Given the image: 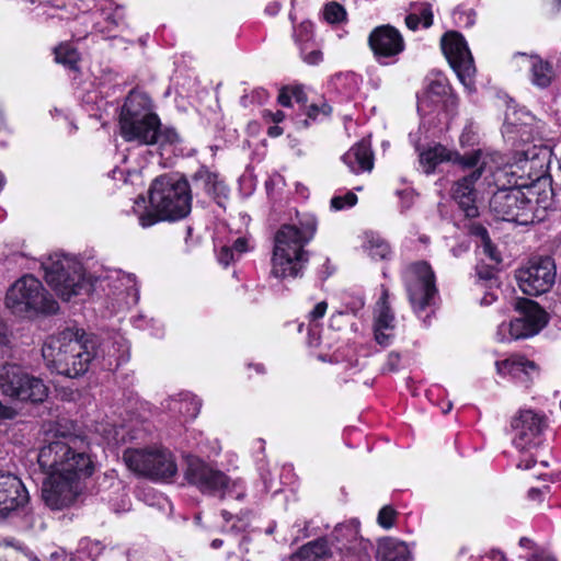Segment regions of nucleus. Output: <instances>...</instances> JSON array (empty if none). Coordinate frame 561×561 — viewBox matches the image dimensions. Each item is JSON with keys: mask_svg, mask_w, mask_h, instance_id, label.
<instances>
[{"mask_svg": "<svg viewBox=\"0 0 561 561\" xmlns=\"http://www.w3.org/2000/svg\"><path fill=\"white\" fill-rule=\"evenodd\" d=\"M496 300V295L493 291H486L480 300L481 306H490Z\"/></svg>", "mask_w": 561, "mask_h": 561, "instance_id": "60", "label": "nucleus"}, {"mask_svg": "<svg viewBox=\"0 0 561 561\" xmlns=\"http://www.w3.org/2000/svg\"><path fill=\"white\" fill-rule=\"evenodd\" d=\"M121 135L126 141L140 145L158 144L161 147L179 141L173 128H161L160 119L151 111L149 98L139 92H130L125 100L119 117Z\"/></svg>", "mask_w": 561, "mask_h": 561, "instance_id": "5", "label": "nucleus"}, {"mask_svg": "<svg viewBox=\"0 0 561 561\" xmlns=\"http://www.w3.org/2000/svg\"><path fill=\"white\" fill-rule=\"evenodd\" d=\"M497 265L485 264L477 266V275L481 282L495 283V268Z\"/></svg>", "mask_w": 561, "mask_h": 561, "instance_id": "46", "label": "nucleus"}, {"mask_svg": "<svg viewBox=\"0 0 561 561\" xmlns=\"http://www.w3.org/2000/svg\"><path fill=\"white\" fill-rule=\"evenodd\" d=\"M101 16L103 21L106 22L105 26H103L100 21L96 22L95 27L101 33H111L114 28L121 26L125 20L124 9L118 5L103 9Z\"/></svg>", "mask_w": 561, "mask_h": 561, "instance_id": "37", "label": "nucleus"}, {"mask_svg": "<svg viewBox=\"0 0 561 561\" xmlns=\"http://www.w3.org/2000/svg\"><path fill=\"white\" fill-rule=\"evenodd\" d=\"M404 282L410 304L415 314L428 324L438 299L435 274L427 262H415L404 272Z\"/></svg>", "mask_w": 561, "mask_h": 561, "instance_id": "11", "label": "nucleus"}, {"mask_svg": "<svg viewBox=\"0 0 561 561\" xmlns=\"http://www.w3.org/2000/svg\"><path fill=\"white\" fill-rule=\"evenodd\" d=\"M387 299L388 290L382 287L374 323L375 341L381 346L390 345L396 328L394 316L387 304Z\"/></svg>", "mask_w": 561, "mask_h": 561, "instance_id": "26", "label": "nucleus"}, {"mask_svg": "<svg viewBox=\"0 0 561 561\" xmlns=\"http://www.w3.org/2000/svg\"><path fill=\"white\" fill-rule=\"evenodd\" d=\"M163 407L172 414V416L187 421L193 420L198 415L202 402L195 394L183 392L165 400Z\"/></svg>", "mask_w": 561, "mask_h": 561, "instance_id": "30", "label": "nucleus"}, {"mask_svg": "<svg viewBox=\"0 0 561 561\" xmlns=\"http://www.w3.org/2000/svg\"><path fill=\"white\" fill-rule=\"evenodd\" d=\"M517 309L520 316L510 322H503L497 327L496 339L500 342L528 339L538 334L547 324V313L540 306L529 299L518 302Z\"/></svg>", "mask_w": 561, "mask_h": 561, "instance_id": "16", "label": "nucleus"}, {"mask_svg": "<svg viewBox=\"0 0 561 561\" xmlns=\"http://www.w3.org/2000/svg\"><path fill=\"white\" fill-rule=\"evenodd\" d=\"M507 157L496 151L481 149V156L474 167L477 169L455 183L453 197L467 217L478 216L477 194L496 185L495 182H492V179L497 171L506 167Z\"/></svg>", "mask_w": 561, "mask_h": 561, "instance_id": "8", "label": "nucleus"}, {"mask_svg": "<svg viewBox=\"0 0 561 561\" xmlns=\"http://www.w3.org/2000/svg\"><path fill=\"white\" fill-rule=\"evenodd\" d=\"M263 117L266 119H271L272 122L277 124V123L283 122V119L285 118V114L283 111H279V110L276 112H272L270 110H264Z\"/></svg>", "mask_w": 561, "mask_h": 561, "instance_id": "54", "label": "nucleus"}, {"mask_svg": "<svg viewBox=\"0 0 561 561\" xmlns=\"http://www.w3.org/2000/svg\"><path fill=\"white\" fill-rule=\"evenodd\" d=\"M236 260H239V259L234 254L233 249H231L229 245L222 247L220 252L218 253V262L224 266H228L230 263L234 262Z\"/></svg>", "mask_w": 561, "mask_h": 561, "instance_id": "47", "label": "nucleus"}, {"mask_svg": "<svg viewBox=\"0 0 561 561\" xmlns=\"http://www.w3.org/2000/svg\"><path fill=\"white\" fill-rule=\"evenodd\" d=\"M291 99L293 98V94L290 93V87H286V88H283L280 91H279V94H278V103L283 106H290L291 105Z\"/></svg>", "mask_w": 561, "mask_h": 561, "instance_id": "53", "label": "nucleus"}, {"mask_svg": "<svg viewBox=\"0 0 561 561\" xmlns=\"http://www.w3.org/2000/svg\"><path fill=\"white\" fill-rule=\"evenodd\" d=\"M516 279L522 291L529 296L547 293L556 280V265L551 257L533 259L519 268Z\"/></svg>", "mask_w": 561, "mask_h": 561, "instance_id": "19", "label": "nucleus"}, {"mask_svg": "<svg viewBox=\"0 0 561 561\" xmlns=\"http://www.w3.org/2000/svg\"><path fill=\"white\" fill-rule=\"evenodd\" d=\"M112 510L116 513L126 512L129 510L130 501L126 494H122L118 503L111 504Z\"/></svg>", "mask_w": 561, "mask_h": 561, "instance_id": "52", "label": "nucleus"}, {"mask_svg": "<svg viewBox=\"0 0 561 561\" xmlns=\"http://www.w3.org/2000/svg\"><path fill=\"white\" fill-rule=\"evenodd\" d=\"M293 561H316V540L309 541L302 546L299 551L293 556Z\"/></svg>", "mask_w": 561, "mask_h": 561, "instance_id": "43", "label": "nucleus"}, {"mask_svg": "<svg viewBox=\"0 0 561 561\" xmlns=\"http://www.w3.org/2000/svg\"><path fill=\"white\" fill-rule=\"evenodd\" d=\"M290 93L295 101L299 104H305L308 100L307 94L302 85L290 87Z\"/></svg>", "mask_w": 561, "mask_h": 561, "instance_id": "51", "label": "nucleus"}, {"mask_svg": "<svg viewBox=\"0 0 561 561\" xmlns=\"http://www.w3.org/2000/svg\"><path fill=\"white\" fill-rule=\"evenodd\" d=\"M149 203L156 211L139 215V225L149 228L160 220H179L191 213L192 195L188 182L175 175L157 178L149 191Z\"/></svg>", "mask_w": 561, "mask_h": 561, "instance_id": "6", "label": "nucleus"}, {"mask_svg": "<svg viewBox=\"0 0 561 561\" xmlns=\"http://www.w3.org/2000/svg\"><path fill=\"white\" fill-rule=\"evenodd\" d=\"M453 18H454V21L459 26L468 27V26H471L474 24V14L471 10L465 11V10L457 9L454 11Z\"/></svg>", "mask_w": 561, "mask_h": 561, "instance_id": "45", "label": "nucleus"}, {"mask_svg": "<svg viewBox=\"0 0 561 561\" xmlns=\"http://www.w3.org/2000/svg\"><path fill=\"white\" fill-rule=\"evenodd\" d=\"M470 233L479 239L477 243H482L490 239L488 230L482 225L479 224L471 225Z\"/></svg>", "mask_w": 561, "mask_h": 561, "instance_id": "49", "label": "nucleus"}, {"mask_svg": "<svg viewBox=\"0 0 561 561\" xmlns=\"http://www.w3.org/2000/svg\"><path fill=\"white\" fill-rule=\"evenodd\" d=\"M369 46L380 64H389L404 49V41L401 33L393 26L387 24L377 26L368 37Z\"/></svg>", "mask_w": 561, "mask_h": 561, "instance_id": "21", "label": "nucleus"}, {"mask_svg": "<svg viewBox=\"0 0 561 561\" xmlns=\"http://www.w3.org/2000/svg\"><path fill=\"white\" fill-rule=\"evenodd\" d=\"M100 339L82 329H66L50 336L42 353L47 366L59 375L79 377L99 359Z\"/></svg>", "mask_w": 561, "mask_h": 561, "instance_id": "4", "label": "nucleus"}, {"mask_svg": "<svg viewBox=\"0 0 561 561\" xmlns=\"http://www.w3.org/2000/svg\"><path fill=\"white\" fill-rule=\"evenodd\" d=\"M552 150L546 145H531L511 153L506 167L494 174L492 182L501 187L519 185L531 202L534 222L541 221L552 205V188L549 169Z\"/></svg>", "mask_w": 561, "mask_h": 561, "instance_id": "2", "label": "nucleus"}, {"mask_svg": "<svg viewBox=\"0 0 561 561\" xmlns=\"http://www.w3.org/2000/svg\"><path fill=\"white\" fill-rule=\"evenodd\" d=\"M396 516L397 512L387 505L379 511L377 520L382 528L389 529L393 526Z\"/></svg>", "mask_w": 561, "mask_h": 561, "instance_id": "44", "label": "nucleus"}, {"mask_svg": "<svg viewBox=\"0 0 561 561\" xmlns=\"http://www.w3.org/2000/svg\"><path fill=\"white\" fill-rule=\"evenodd\" d=\"M496 191L490 199V208L502 220L513 221L518 225L534 222L531 202L527 199L524 187L519 185H493Z\"/></svg>", "mask_w": 561, "mask_h": 561, "instance_id": "15", "label": "nucleus"}, {"mask_svg": "<svg viewBox=\"0 0 561 561\" xmlns=\"http://www.w3.org/2000/svg\"><path fill=\"white\" fill-rule=\"evenodd\" d=\"M411 10L412 12L405 18V24L410 30H417L420 24L425 28L433 24V11L430 3H413Z\"/></svg>", "mask_w": 561, "mask_h": 561, "instance_id": "35", "label": "nucleus"}, {"mask_svg": "<svg viewBox=\"0 0 561 561\" xmlns=\"http://www.w3.org/2000/svg\"><path fill=\"white\" fill-rule=\"evenodd\" d=\"M27 501L28 494L22 481L14 474L0 473V515H8Z\"/></svg>", "mask_w": 561, "mask_h": 561, "instance_id": "23", "label": "nucleus"}, {"mask_svg": "<svg viewBox=\"0 0 561 561\" xmlns=\"http://www.w3.org/2000/svg\"><path fill=\"white\" fill-rule=\"evenodd\" d=\"M9 343V329L4 321L0 318V345Z\"/></svg>", "mask_w": 561, "mask_h": 561, "instance_id": "59", "label": "nucleus"}, {"mask_svg": "<svg viewBox=\"0 0 561 561\" xmlns=\"http://www.w3.org/2000/svg\"><path fill=\"white\" fill-rule=\"evenodd\" d=\"M96 350L99 358L103 359L104 367L108 369L113 366L118 367L129 358V344L124 336L118 334L105 341H100V346Z\"/></svg>", "mask_w": 561, "mask_h": 561, "instance_id": "29", "label": "nucleus"}, {"mask_svg": "<svg viewBox=\"0 0 561 561\" xmlns=\"http://www.w3.org/2000/svg\"><path fill=\"white\" fill-rule=\"evenodd\" d=\"M519 546L524 549L533 550L535 549L536 543L527 537H522L519 539Z\"/></svg>", "mask_w": 561, "mask_h": 561, "instance_id": "63", "label": "nucleus"}, {"mask_svg": "<svg viewBox=\"0 0 561 561\" xmlns=\"http://www.w3.org/2000/svg\"><path fill=\"white\" fill-rule=\"evenodd\" d=\"M357 203V196L355 193L348 191L344 194L334 195L331 198V209L343 210L355 206Z\"/></svg>", "mask_w": 561, "mask_h": 561, "instance_id": "41", "label": "nucleus"}, {"mask_svg": "<svg viewBox=\"0 0 561 561\" xmlns=\"http://www.w3.org/2000/svg\"><path fill=\"white\" fill-rule=\"evenodd\" d=\"M322 267H323V271L321 272L322 279H327L328 277H330L332 274H334V272L336 270L335 265L332 264L329 259H325V262L323 263Z\"/></svg>", "mask_w": 561, "mask_h": 561, "instance_id": "58", "label": "nucleus"}, {"mask_svg": "<svg viewBox=\"0 0 561 561\" xmlns=\"http://www.w3.org/2000/svg\"><path fill=\"white\" fill-rule=\"evenodd\" d=\"M126 466L140 476L156 481H170L178 473L172 453L162 447L129 448L124 451Z\"/></svg>", "mask_w": 561, "mask_h": 561, "instance_id": "13", "label": "nucleus"}, {"mask_svg": "<svg viewBox=\"0 0 561 561\" xmlns=\"http://www.w3.org/2000/svg\"><path fill=\"white\" fill-rule=\"evenodd\" d=\"M376 561H412V550L397 538L386 537L378 541Z\"/></svg>", "mask_w": 561, "mask_h": 561, "instance_id": "32", "label": "nucleus"}, {"mask_svg": "<svg viewBox=\"0 0 561 561\" xmlns=\"http://www.w3.org/2000/svg\"><path fill=\"white\" fill-rule=\"evenodd\" d=\"M477 248L479 254H483L488 259L489 264L499 265L501 263V255L491 242V239L482 243H477Z\"/></svg>", "mask_w": 561, "mask_h": 561, "instance_id": "42", "label": "nucleus"}, {"mask_svg": "<svg viewBox=\"0 0 561 561\" xmlns=\"http://www.w3.org/2000/svg\"><path fill=\"white\" fill-rule=\"evenodd\" d=\"M5 306L15 314L55 313L57 301L32 275L19 278L7 291Z\"/></svg>", "mask_w": 561, "mask_h": 561, "instance_id": "12", "label": "nucleus"}, {"mask_svg": "<svg viewBox=\"0 0 561 561\" xmlns=\"http://www.w3.org/2000/svg\"><path fill=\"white\" fill-rule=\"evenodd\" d=\"M150 331V334L154 337H162L163 336V332H164V328H163V324L160 320H157V323L156 324H152V323H149V329Z\"/></svg>", "mask_w": 561, "mask_h": 561, "instance_id": "56", "label": "nucleus"}, {"mask_svg": "<svg viewBox=\"0 0 561 561\" xmlns=\"http://www.w3.org/2000/svg\"><path fill=\"white\" fill-rule=\"evenodd\" d=\"M184 478L188 484L206 495L219 496L221 500L232 497L238 501L245 496V486L241 479L231 480L224 471L198 457L186 458Z\"/></svg>", "mask_w": 561, "mask_h": 561, "instance_id": "9", "label": "nucleus"}, {"mask_svg": "<svg viewBox=\"0 0 561 561\" xmlns=\"http://www.w3.org/2000/svg\"><path fill=\"white\" fill-rule=\"evenodd\" d=\"M133 325L139 330H147L149 329V323L156 324L157 319L154 318H148L145 314H138L133 318L131 320Z\"/></svg>", "mask_w": 561, "mask_h": 561, "instance_id": "48", "label": "nucleus"}, {"mask_svg": "<svg viewBox=\"0 0 561 561\" xmlns=\"http://www.w3.org/2000/svg\"><path fill=\"white\" fill-rule=\"evenodd\" d=\"M546 426L542 414L533 410L519 411L511 422L513 446L519 451L531 453L542 443Z\"/></svg>", "mask_w": 561, "mask_h": 561, "instance_id": "18", "label": "nucleus"}, {"mask_svg": "<svg viewBox=\"0 0 561 561\" xmlns=\"http://www.w3.org/2000/svg\"><path fill=\"white\" fill-rule=\"evenodd\" d=\"M363 247L368 255L375 260H385L391 253L389 243L374 231L365 232Z\"/></svg>", "mask_w": 561, "mask_h": 561, "instance_id": "36", "label": "nucleus"}, {"mask_svg": "<svg viewBox=\"0 0 561 561\" xmlns=\"http://www.w3.org/2000/svg\"><path fill=\"white\" fill-rule=\"evenodd\" d=\"M511 65L518 70L527 68L529 71V81L539 89L548 88L556 76L553 66L536 54L517 51L513 55Z\"/></svg>", "mask_w": 561, "mask_h": 561, "instance_id": "22", "label": "nucleus"}, {"mask_svg": "<svg viewBox=\"0 0 561 561\" xmlns=\"http://www.w3.org/2000/svg\"><path fill=\"white\" fill-rule=\"evenodd\" d=\"M316 219L297 216V221L282 225L274 234L271 257V274L279 279L302 275L311 253L306 247L313 239Z\"/></svg>", "mask_w": 561, "mask_h": 561, "instance_id": "3", "label": "nucleus"}, {"mask_svg": "<svg viewBox=\"0 0 561 561\" xmlns=\"http://www.w3.org/2000/svg\"><path fill=\"white\" fill-rule=\"evenodd\" d=\"M370 353V347L366 346L363 341H356L346 350H339L334 353V359L336 363L343 364L345 370L354 374L359 370V357H366Z\"/></svg>", "mask_w": 561, "mask_h": 561, "instance_id": "34", "label": "nucleus"}, {"mask_svg": "<svg viewBox=\"0 0 561 561\" xmlns=\"http://www.w3.org/2000/svg\"><path fill=\"white\" fill-rule=\"evenodd\" d=\"M496 371L503 377H511L516 382L527 387L538 374L535 362L523 355H511L510 357L495 363Z\"/></svg>", "mask_w": 561, "mask_h": 561, "instance_id": "24", "label": "nucleus"}, {"mask_svg": "<svg viewBox=\"0 0 561 561\" xmlns=\"http://www.w3.org/2000/svg\"><path fill=\"white\" fill-rule=\"evenodd\" d=\"M53 561H67L68 557L64 550L55 551L50 554Z\"/></svg>", "mask_w": 561, "mask_h": 561, "instance_id": "64", "label": "nucleus"}, {"mask_svg": "<svg viewBox=\"0 0 561 561\" xmlns=\"http://www.w3.org/2000/svg\"><path fill=\"white\" fill-rule=\"evenodd\" d=\"M398 363H399V355L390 354L388 356L387 366H388L389 370H391V371L396 370L398 367Z\"/></svg>", "mask_w": 561, "mask_h": 561, "instance_id": "62", "label": "nucleus"}, {"mask_svg": "<svg viewBox=\"0 0 561 561\" xmlns=\"http://www.w3.org/2000/svg\"><path fill=\"white\" fill-rule=\"evenodd\" d=\"M293 37L301 59L309 65H314L316 41L313 23L310 20H306L298 26H295Z\"/></svg>", "mask_w": 561, "mask_h": 561, "instance_id": "31", "label": "nucleus"}, {"mask_svg": "<svg viewBox=\"0 0 561 561\" xmlns=\"http://www.w3.org/2000/svg\"><path fill=\"white\" fill-rule=\"evenodd\" d=\"M87 442L75 434L56 432L38 451L37 462L46 474L42 497L51 510L69 506L80 492L81 481L92 476L94 463Z\"/></svg>", "mask_w": 561, "mask_h": 561, "instance_id": "1", "label": "nucleus"}, {"mask_svg": "<svg viewBox=\"0 0 561 561\" xmlns=\"http://www.w3.org/2000/svg\"><path fill=\"white\" fill-rule=\"evenodd\" d=\"M480 156L481 149L460 154L457 151L448 150L442 145H435L425 150H421L419 152V161L423 172L431 174L435 171L438 164L445 161L453 162L465 169L476 167Z\"/></svg>", "mask_w": 561, "mask_h": 561, "instance_id": "20", "label": "nucleus"}, {"mask_svg": "<svg viewBox=\"0 0 561 561\" xmlns=\"http://www.w3.org/2000/svg\"><path fill=\"white\" fill-rule=\"evenodd\" d=\"M343 162L354 174L370 172L374 168V153L369 139H362L342 157Z\"/></svg>", "mask_w": 561, "mask_h": 561, "instance_id": "28", "label": "nucleus"}, {"mask_svg": "<svg viewBox=\"0 0 561 561\" xmlns=\"http://www.w3.org/2000/svg\"><path fill=\"white\" fill-rule=\"evenodd\" d=\"M78 50L69 43L60 44L55 48V60L65 67L76 70L79 62Z\"/></svg>", "mask_w": 561, "mask_h": 561, "instance_id": "38", "label": "nucleus"}, {"mask_svg": "<svg viewBox=\"0 0 561 561\" xmlns=\"http://www.w3.org/2000/svg\"><path fill=\"white\" fill-rule=\"evenodd\" d=\"M448 102L453 103L450 87L444 77H437L428 83L422 95L417 98V111L425 115L431 112V107L445 106Z\"/></svg>", "mask_w": 561, "mask_h": 561, "instance_id": "25", "label": "nucleus"}, {"mask_svg": "<svg viewBox=\"0 0 561 561\" xmlns=\"http://www.w3.org/2000/svg\"><path fill=\"white\" fill-rule=\"evenodd\" d=\"M535 463H536V460L534 459L533 454H531L529 458L519 460V462L517 463V467L520 469H524V470H528Z\"/></svg>", "mask_w": 561, "mask_h": 561, "instance_id": "61", "label": "nucleus"}, {"mask_svg": "<svg viewBox=\"0 0 561 561\" xmlns=\"http://www.w3.org/2000/svg\"><path fill=\"white\" fill-rule=\"evenodd\" d=\"M440 45L446 59L465 89L468 93L476 92V67L463 36L458 32H448L442 37Z\"/></svg>", "mask_w": 561, "mask_h": 561, "instance_id": "17", "label": "nucleus"}, {"mask_svg": "<svg viewBox=\"0 0 561 561\" xmlns=\"http://www.w3.org/2000/svg\"><path fill=\"white\" fill-rule=\"evenodd\" d=\"M230 248L233 249V252L238 256V259H240V256L243 253H245L250 250V247L248 244V239L244 237L238 238Z\"/></svg>", "mask_w": 561, "mask_h": 561, "instance_id": "50", "label": "nucleus"}, {"mask_svg": "<svg viewBox=\"0 0 561 561\" xmlns=\"http://www.w3.org/2000/svg\"><path fill=\"white\" fill-rule=\"evenodd\" d=\"M421 134L422 128L420 127L415 133H410V142L414 146L416 151H421Z\"/></svg>", "mask_w": 561, "mask_h": 561, "instance_id": "57", "label": "nucleus"}, {"mask_svg": "<svg viewBox=\"0 0 561 561\" xmlns=\"http://www.w3.org/2000/svg\"><path fill=\"white\" fill-rule=\"evenodd\" d=\"M192 184L195 190L203 191L213 198L227 196V186L219 179L218 174L201 167L192 176Z\"/></svg>", "mask_w": 561, "mask_h": 561, "instance_id": "33", "label": "nucleus"}, {"mask_svg": "<svg viewBox=\"0 0 561 561\" xmlns=\"http://www.w3.org/2000/svg\"><path fill=\"white\" fill-rule=\"evenodd\" d=\"M111 282L112 295L119 306H131L138 302L139 291L134 275L123 272H114L106 276Z\"/></svg>", "mask_w": 561, "mask_h": 561, "instance_id": "27", "label": "nucleus"}, {"mask_svg": "<svg viewBox=\"0 0 561 561\" xmlns=\"http://www.w3.org/2000/svg\"><path fill=\"white\" fill-rule=\"evenodd\" d=\"M516 113H506V117H505V123H504V126H503V134L504 135H507L508 138H514L513 135H524L527 133L526 128L527 126L530 124V122L533 121V116L528 113H524L523 116H524V121L522 123H517V119L514 118L513 116H515Z\"/></svg>", "mask_w": 561, "mask_h": 561, "instance_id": "39", "label": "nucleus"}, {"mask_svg": "<svg viewBox=\"0 0 561 561\" xmlns=\"http://www.w3.org/2000/svg\"><path fill=\"white\" fill-rule=\"evenodd\" d=\"M12 548H14L18 551H21L26 558H28L31 561H39L36 556H34L26 547H24L20 542H10L9 543Z\"/></svg>", "mask_w": 561, "mask_h": 561, "instance_id": "55", "label": "nucleus"}, {"mask_svg": "<svg viewBox=\"0 0 561 561\" xmlns=\"http://www.w3.org/2000/svg\"><path fill=\"white\" fill-rule=\"evenodd\" d=\"M346 15L345 8L335 1L328 2L323 8V19L330 24L344 22Z\"/></svg>", "mask_w": 561, "mask_h": 561, "instance_id": "40", "label": "nucleus"}, {"mask_svg": "<svg viewBox=\"0 0 561 561\" xmlns=\"http://www.w3.org/2000/svg\"><path fill=\"white\" fill-rule=\"evenodd\" d=\"M0 390L7 397L32 403L43 402L48 396V387L41 378L9 363L0 367Z\"/></svg>", "mask_w": 561, "mask_h": 561, "instance_id": "14", "label": "nucleus"}, {"mask_svg": "<svg viewBox=\"0 0 561 561\" xmlns=\"http://www.w3.org/2000/svg\"><path fill=\"white\" fill-rule=\"evenodd\" d=\"M373 543L360 535L356 519L339 523L318 537V561H373Z\"/></svg>", "mask_w": 561, "mask_h": 561, "instance_id": "7", "label": "nucleus"}, {"mask_svg": "<svg viewBox=\"0 0 561 561\" xmlns=\"http://www.w3.org/2000/svg\"><path fill=\"white\" fill-rule=\"evenodd\" d=\"M47 284L64 300H70L73 296L89 294L92 289L91 282L84 276L81 263L62 253L50 254L42 262Z\"/></svg>", "mask_w": 561, "mask_h": 561, "instance_id": "10", "label": "nucleus"}]
</instances>
